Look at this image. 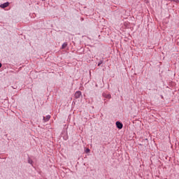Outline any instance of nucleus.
<instances>
[{
	"label": "nucleus",
	"mask_w": 179,
	"mask_h": 179,
	"mask_svg": "<svg viewBox=\"0 0 179 179\" xmlns=\"http://www.w3.org/2000/svg\"><path fill=\"white\" fill-rule=\"evenodd\" d=\"M81 96H82V92L80 91H76L74 94L75 99H80Z\"/></svg>",
	"instance_id": "f257e3e1"
},
{
	"label": "nucleus",
	"mask_w": 179,
	"mask_h": 179,
	"mask_svg": "<svg viewBox=\"0 0 179 179\" xmlns=\"http://www.w3.org/2000/svg\"><path fill=\"white\" fill-rule=\"evenodd\" d=\"M116 127L118 129H122V127H124V124H122V123H121V122H116Z\"/></svg>",
	"instance_id": "f03ea898"
},
{
	"label": "nucleus",
	"mask_w": 179,
	"mask_h": 179,
	"mask_svg": "<svg viewBox=\"0 0 179 179\" xmlns=\"http://www.w3.org/2000/svg\"><path fill=\"white\" fill-rule=\"evenodd\" d=\"M8 6H9V2H6L0 5V8H1L2 9H5V8H8Z\"/></svg>",
	"instance_id": "7ed1b4c3"
},
{
	"label": "nucleus",
	"mask_w": 179,
	"mask_h": 179,
	"mask_svg": "<svg viewBox=\"0 0 179 179\" xmlns=\"http://www.w3.org/2000/svg\"><path fill=\"white\" fill-rule=\"evenodd\" d=\"M50 119H51V115H46V117H43L44 122H48V121H50Z\"/></svg>",
	"instance_id": "20e7f679"
},
{
	"label": "nucleus",
	"mask_w": 179,
	"mask_h": 179,
	"mask_svg": "<svg viewBox=\"0 0 179 179\" xmlns=\"http://www.w3.org/2000/svg\"><path fill=\"white\" fill-rule=\"evenodd\" d=\"M103 96L105 99H111V94H103Z\"/></svg>",
	"instance_id": "39448f33"
},
{
	"label": "nucleus",
	"mask_w": 179,
	"mask_h": 179,
	"mask_svg": "<svg viewBox=\"0 0 179 179\" xmlns=\"http://www.w3.org/2000/svg\"><path fill=\"white\" fill-rule=\"evenodd\" d=\"M28 163L29 164H31L33 166V159L30 158V157H28Z\"/></svg>",
	"instance_id": "423d86ee"
},
{
	"label": "nucleus",
	"mask_w": 179,
	"mask_h": 179,
	"mask_svg": "<svg viewBox=\"0 0 179 179\" xmlns=\"http://www.w3.org/2000/svg\"><path fill=\"white\" fill-rule=\"evenodd\" d=\"M66 47H68V43L66 42H65L62 44V48L65 49V48H66Z\"/></svg>",
	"instance_id": "0eeeda50"
},
{
	"label": "nucleus",
	"mask_w": 179,
	"mask_h": 179,
	"mask_svg": "<svg viewBox=\"0 0 179 179\" xmlns=\"http://www.w3.org/2000/svg\"><path fill=\"white\" fill-rule=\"evenodd\" d=\"M103 60L99 61V62L98 63V66H100L101 64H103Z\"/></svg>",
	"instance_id": "6e6552de"
},
{
	"label": "nucleus",
	"mask_w": 179,
	"mask_h": 179,
	"mask_svg": "<svg viewBox=\"0 0 179 179\" xmlns=\"http://www.w3.org/2000/svg\"><path fill=\"white\" fill-rule=\"evenodd\" d=\"M86 153H89L90 152V149L89 148H87L86 150H85Z\"/></svg>",
	"instance_id": "1a4fd4ad"
},
{
	"label": "nucleus",
	"mask_w": 179,
	"mask_h": 179,
	"mask_svg": "<svg viewBox=\"0 0 179 179\" xmlns=\"http://www.w3.org/2000/svg\"><path fill=\"white\" fill-rule=\"evenodd\" d=\"M169 1H170L171 2L176 1V0H169Z\"/></svg>",
	"instance_id": "9d476101"
},
{
	"label": "nucleus",
	"mask_w": 179,
	"mask_h": 179,
	"mask_svg": "<svg viewBox=\"0 0 179 179\" xmlns=\"http://www.w3.org/2000/svg\"><path fill=\"white\" fill-rule=\"evenodd\" d=\"M0 68H2V63H0Z\"/></svg>",
	"instance_id": "9b49d317"
},
{
	"label": "nucleus",
	"mask_w": 179,
	"mask_h": 179,
	"mask_svg": "<svg viewBox=\"0 0 179 179\" xmlns=\"http://www.w3.org/2000/svg\"><path fill=\"white\" fill-rule=\"evenodd\" d=\"M81 22H83V18H81Z\"/></svg>",
	"instance_id": "f8f14e48"
},
{
	"label": "nucleus",
	"mask_w": 179,
	"mask_h": 179,
	"mask_svg": "<svg viewBox=\"0 0 179 179\" xmlns=\"http://www.w3.org/2000/svg\"><path fill=\"white\" fill-rule=\"evenodd\" d=\"M13 89H16V87H13Z\"/></svg>",
	"instance_id": "ddd939ff"
},
{
	"label": "nucleus",
	"mask_w": 179,
	"mask_h": 179,
	"mask_svg": "<svg viewBox=\"0 0 179 179\" xmlns=\"http://www.w3.org/2000/svg\"><path fill=\"white\" fill-rule=\"evenodd\" d=\"M13 89H16V87H13Z\"/></svg>",
	"instance_id": "4468645a"
},
{
	"label": "nucleus",
	"mask_w": 179,
	"mask_h": 179,
	"mask_svg": "<svg viewBox=\"0 0 179 179\" xmlns=\"http://www.w3.org/2000/svg\"><path fill=\"white\" fill-rule=\"evenodd\" d=\"M110 179H113V178H110Z\"/></svg>",
	"instance_id": "2eb2a0df"
}]
</instances>
